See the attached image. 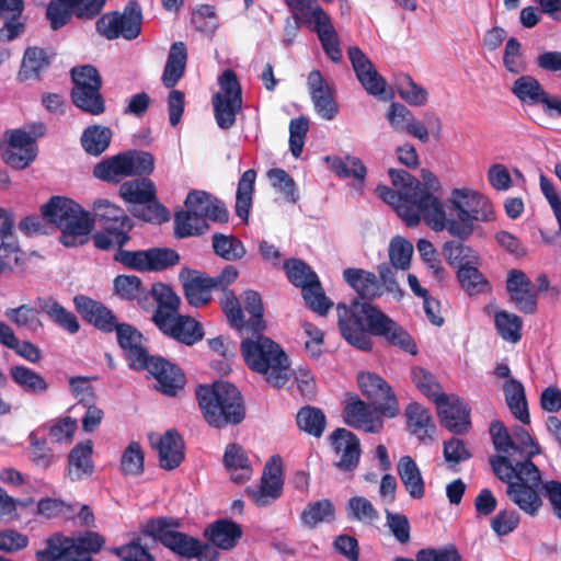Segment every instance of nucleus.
I'll use <instances>...</instances> for the list:
<instances>
[{
  "instance_id": "nucleus-1",
  "label": "nucleus",
  "mask_w": 561,
  "mask_h": 561,
  "mask_svg": "<svg viewBox=\"0 0 561 561\" xmlns=\"http://www.w3.org/2000/svg\"><path fill=\"white\" fill-rule=\"evenodd\" d=\"M343 280L357 294L348 305H336L337 327L342 337L355 348L371 352L373 337L390 346L416 355L417 345L410 333L371 301L382 296L380 282L375 273L359 267H347Z\"/></svg>"
},
{
  "instance_id": "nucleus-2",
  "label": "nucleus",
  "mask_w": 561,
  "mask_h": 561,
  "mask_svg": "<svg viewBox=\"0 0 561 561\" xmlns=\"http://www.w3.org/2000/svg\"><path fill=\"white\" fill-rule=\"evenodd\" d=\"M179 527L180 522L176 518L151 517L141 524L140 533L160 542L175 556L197 561H218V548L232 549L242 537L241 526L230 519L217 520L205 529L204 535L211 543L179 531Z\"/></svg>"
},
{
  "instance_id": "nucleus-3",
  "label": "nucleus",
  "mask_w": 561,
  "mask_h": 561,
  "mask_svg": "<svg viewBox=\"0 0 561 561\" xmlns=\"http://www.w3.org/2000/svg\"><path fill=\"white\" fill-rule=\"evenodd\" d=\"M39 215L23 218L19 229L27 237L46 234L51 224L61 231L59 241L67 248L82 245L88 242L93 230V220L78 203L64 196H53L42 205Z\"/></svg>"
},
{
  "instance_id": "nucleus-4",
  "label": "nucleus",
  "mask_w": 561,
  "mask_h": 561,
  "mask_svg": "<svg viewBox=\"0 0 561 561\" xmlns=\"http://www.w3.org/2000/svg\"><path fill=\"white\" fill-rule=\"evenodd\" d=\"M195 394L204 420L214 428L236 426L245 419L243 396L231 382L217 380L211 385H199Z\"/></svg>"
},
{
  "instance_id": "nucleus-5",
  "label": "nucleus",
  "mask_w": 561,
  "mask_h": 561,
  "mask_svg": "<svg viewBox=\"0 0 561 561\" xmlns=\"http://www.w3.org/2000/svg\"><path fill=\"white\" fill-rule=\"evenodd\" d=\"M388 174L396 190L386 185H378L379 197L393 207L407 226L414 227L419 225L421 218L426 222L430 195L415 191L419 187V180L408 171L393 168L388 170Z\"/></svg>"
},
{
  "instance_id": "nucleus-6",
  "label": "nucleus",
  "mask_w": 561,
  "mask_h": 561,
  "mask_svg": "<svg viewBox=\"0 0 561 561\" xmlns=\"http://www.w3.org/2000/svg\"><path fill=\"white\" fill-rule=\"evenodd\" d=\"M255 339H243L240 345L245 365L262 374L267 383L282 388L289 377L290 360L279 344L262 333L253 334Z\"/></svg>"
},
{
  "instance_id": "nucleus-7",
  "label": "nucleus",
  "mask_w": 561,
  "mask_h": 561,
  "mask_svg": "<svg viewBox=\"0 0 561 561\" xmlns=\"http://www.w3.org/2000/svg\"><path fill=\"white\" fill-rule=\"evenodd\" d=\"M474 194L473 190L454 188L446 201L448 215L442 202L430 196L426 224L435 231L446 229L450 236L461 241L468 240L474 231L470 217L473 206L470 198Z\"/></svg>"
},
{
  "instance_id": "nucleus-8",
  "label": "nucleus",
  "mask_w": 561,
  "mask_h": 561,
  "mask_svg": "<svg viewBox=\"0 0 561 561\" xmlns=\"http://www.w3.org/2000/svg\"><path fill=\"white\" fill-rule=\"evenodd\" d=\"M73 83L70 98L82 112L93 116L105 112V100L101 94L102 78L92 65L73 67L70 71Z\"/></svg>"
},
{
  "instance_id": "nucleus-9",
  "label": "nucleus",
  "mask_w": 561,
  "mask_h": 561,
  "mask_svg": "<svg viewBox=\"0 0 561 561\" xmlns=\"http://www.w3.org/2000/svg\"><path fill=\"white\" fill-rule=\"evenodd\" d=\"M220 91L211 99L214 116L221 129H229L242 110V89L236 72L226 69L218 79Z\"/></svg>"
},
{
  "instance_id": "nucleus-10",
  "label": "nucleus",
  "mask_w": 561,
  "mask_h": 561,
  "mask_svg": "<svg viewBox=\"0 0 561 561\" xmlns=\"http://www.w3.org/2000/svg\"><path fill=\"white\" fill-rule=\"evenodd\" d=\"M142 9L137 0H129L122 12L113 11L96 21V30L107 39L137 38L141 33Z\"/></svg>"
},
{
  "instance_id": "nucleus-11",
  "label": "nucleus",
  "mask_w": 561,
  "mask_h": 561,
  "mask_svg": "<svg viewBox=\"0 0 561 561\" xmlns=\"http://www.w3.org/2000/svg\"><path fill=\"white\" fill-rule=\"evenodd\" d=\"M518 481L510 484L506 494L519 510L530 516H536L542 506L539 491L542 488L541 472L533 461H526L524 470L519 472Z\"/></svg>"
},
{
  "instance_id": "nucleus-12",
  "label": "nucleus",
  "mask_w": 561,
  "mask_h": 561,
  "mask_svg": "<svg viewBox=\"0 0 561 561\" xmlns=\"http://www.w3.org/2000/svg\"><path fill=\"white\" fill-rule=\"evenodd\" d=\"M0 151L9 167L24 170L37 157L36 139L23 129L7 130L0 140Z\"/></svg>"
},
{
  "instance_id": "nucleus-13",
  "label": "nucleus",
  "mask_w": 561,
  "mask_h": 561,
  "mask_svg": "<svg viewBox=\"0 0 561 561\" xmlns=\"http://www.w3.org/2000/svg\"><path fill=\"white\" fill-rule=\"evenodd\" d=\"M104 543V537L95 531H85L78 538L55 534L46 539V545L57 551L56 556H54L55 560L69 556L78 560L88 559V561H93L90 554L98 553Z\"/></svg>"
},
{
  "instance_id": "nucleus-14",
  "label": "nucleus",
  "mask_w": 561,
  "mask_h": 561,
  "mask_svg": "<svg viewBox=\"0 0 561 561\" xmlns=\"http://www.w3.org/2000/svg\"><path fill=\"white\" fill-rule=\"evenodd\" d=\"M106 0H50L46 18L53 30L65 26L75 14L79 19H93L103 9Z\"/></svg>"
},
{
  "instance_id": "nucleus-15",
  "label": "nucleus",
  "mask_w": 561,
  "mask_h": 561,
  "mask_svg": "<svg viewBox=\"0 0 561 561\" xmlns=\"http://www.w3.org/2000/svg\"><path fill=\"white\" fill-rule=\"evenodd\" d=\"M357 381L363 394L373 401L380 415L392 419L399 414L396 394L383 378L371 373H360Z\"/></svg>"
},
{
  "instance_id": "nucleus-16",
  "label": "nucleus",
  "mask_w": 561,
  "mask_h": 561,
  "mask_svg": "<svg viewBox=\"0 0 561 561\" xmlns=\"http://www.w3.org/2000/svg\"><path fill=\"white\" fill-rule=\"evenodd\" d=\"M134 370H147L158 381V390L169 397H174L183 389L186 378L182 369L159 355H148Z\"/></svg>"
},
{
  "instance_id": "nucleus-17",
  "label": "nucleus",
  "mask_w": 561,
  "mask_h": 561,
  "mask_svg": "<svg viewBox=\"0 0 561 561\" xmlns=\"http://www.w3.org/2000/svg\"><path fill=\"white\" fill-rule=\"evenodd\" d=\"M283 468L279 456H272L264 466L261 483L256 489H245L248 497L259 507L270 505L283 492Z\"/></svg>"
},
{
  "instance_id": "nucleus-18",
  "label": "nucleus",
  "mask_w": 561,
  "mask_h": 561,
  "mask_svg": "<svg viewBox=\"0 0 561 561\" xmlns=\"http://www.w3.org/2000/svg\"><path fill=\"white\" fill-rule=\"evenodd\" d=\"M440 423L455 434H463L470 426V409L457 396L440 393L434 399Z\"/></svg>"
},
{
  "instance_id": "nucleus-19",
  "label": "nucleus",
  "mask_w": 561,
  "mask_h": 561,
  "mask_svg": "<svg viewBox=\"0 0 561 561\" xmlns=\"http://www.w3.org/2000/svg\"><path fill=\"white\" fill-rule=\"evenodd\" d=\"M347 55L356 78L367 93L380 99H386L383 94L386 92L387 82L376 70L364 51L358 46H351L347 49Z\"/></svg>"
},
{
  "instance_id": "nucleus-20",
  "label": "nucleus",
  "mask_w": 561,
  "mask_h": 561,
  "mask_svg": "<svg viewBox=\"0 0 561 561\" xmlns=\"http://www.w3.org/2000/svg\"><path fill=\"white\" fill-rule=\"evenodd\" d=\"M73 305L82 319L103 333H112L118 323L117 317L103 302L79 294L73 297Z\"/></svg>"
},
{
  "instance_id": "nucleus-21",
  "label": "nucleus",
  "mask_w": 561,
  "mask_h": 561,
  "mask_svg": "<svg viewBox=\"0 0 561 561\" xmlns=\"http://www.w3.org/2000/svg\"><path fill=\"white\" fill-rule=\"evenodd\" d=\"M158 317L157 328L184 345L192 346L204 337L202 324L190 316L176 314L169 320Z\"/></svg>"
},
{
  "instance_id": "nucleus-22",
  "label": "nucleus",
  "mask_w": 561,
  "mask_h": 561,
  "mask_svg": "<svg viewBox=\"0 0 561 561\" xmlns=\"http://www.w3.org/2000/svg\"><path fill=\"white\" fill-rule=\"evenodd\" d=\"M330 440L334 453L340 455L334 466L343 472L355 470L362 454L359 438L353 432L340 427L330 435Z\"/></svg>"
},
{
  "instance_id": "nucleus-23",
  "label": "nucleus",
  "mask_w": 561,
  "mask_h": 561,
  "mask_svg": "<svg viewBox=\"0 0 561 561\" xmlns=\"http://www.w3.org/2000/svg\"><path fill=\"white\" fill-rule=\"evenodd\" d=\"M305 25L312 26V31L317 33L328 57L333 62H340L343 55L340 47L339 35L330 15L322 8H317L310 22H307Z\"/></svg>"
},
{
  "instance_id": "nucleus-24",
  "label": "nucleus",
  "mask_w": 561,
  "mask_h": 561,
  "mask_svg": "<svg viewBox=\"0 0 561 561\" xmlns=\"http://www.w3.org/2000/svg\"><path fill=\"white\" fill-rule=\"evenodd\" d=\"M378 411L365 401L355 397L351 399L343 409V421L346 425L356 430H364L367 433H379L382 428V421L375 419Z\"/></svg>"
},
{
  "instance_id": "nucleus-25",
  "label": "nucleus",
  "mask_w": 561,
  "mask_h": 561,
  "mask_svg": "<svg viewBox=\"0 0 561 561\" xmlns=\"http://www.w3.org/2000/svg\"><path fill=\"white\" fill-rule=\"evenodd\" d=\"M183 284V293L187 302L198 308L211 300L214 289L210 276L195 270L183 268L179 275Z\"/></svg>"
},
{
  "instance_id": "nucleus-26",
  "label": "nucleus",
  "mask_w": 561,
  "mask_h": 561,
  "mask_svg": "<svg viewBox=\"0 0 561 561\" xmlns=\"http://www.w3.org/2000/svg\"><path fill=\"white\" fill-rule=\"evenodd\" d=\"M117 343L124 351L125 357L131 369L137 366H144L141 362L149 355L146 347L142 346L144 336L139 330L129 323H117L116 329Z\"/></svg>"
},
{
  "instance_id": "nucleus-27",
  "label": "nucleus",
  "mask_w": 561,
  "mask_h": 561,
  "mask_svg": "<svg viewBox=\"0 0 561 561\" xmlns=\"http://www.w3.org/2000/svg\"><path fill=\"white\" fill-rule=\"evenodd\" d=\"M308 85L314 108L323 119H333L339 112L332 91L319 70H312L308 76Z\"/></svg>"
},
{
  "instance_id": "nucleus-28",
  "label": "nucleus",
  "mask_w": 561,
  "mask_h": 561,
  "mask_svg": "<svg viewBox=\"0 0 561 561\" xmlns=\"http://www.w3.org/2000/svg\"><path fill=\"white\" fill-rule=\"evenodd\" d=\"M160 467L164 470L178 468L185 458V443L176 430H168L156 444Z\"/></svg>"
},
{
  "instance_id": "nucleus-29",
  "label": "nucleus",
  "mask_w": 561,
  "mask_h": 561,
  "mask_svg": "<svg viewBox=\"0 0 561 561\" xmlns=\"http://www.w3.org/2000/svg\"><path fill=\"white\" fill-rule=\"evenodd\" d=\"M134 228L133 220H124L116 225L100 227L93 234V242L96 249L103 251L122 250L130 240V231Z\"/></svg>"
},
{
  "instance_id": "nucleus-30",
  "label": "nucleus",
  "mask_w": 561,
  "mask_h": 561,
  "mask_svg": "<svg viewBox=\"0 0 561 561\" xmlns=\"http://www.w3.org/2000/svg\"><path fill=\"white\" fill-rule=\"evenodd\" d=\"M93 443L85 440L78 443L68 455L67 476L71 481L89 478L94 472L92 459Z\"/></svg>"
},
{
  "instance_id": "nucleus-31",
  "label": "nucleus",
  "mask_w": 561,
  "mask_h": 561,
  "mask_svg": "<svg viewBox=\"0 0 561 561\" xmlns=\"http://www.w3.org/2000/svg\"><path fill=\"white\" fill-rule=\"evenodd\" d=\"M24 8L23 0H0V16L4 19V24L0 28V41H13L24 31Z\"/></svg>"
},
{
  "instance_id": "nucleus-32",
  "label": "nucleus",
  "mask_w": 561,
  "mask_h": 561,
  "mask_svg": "<svg viewBox=\"0 0 561 561\" xmlns=\"http://www.w3.org/2000/svg\"><path fill=\"white\" fill-rule=\"evenodd\" d=\"M152 298L157 304V308L152 316V321L157 325L158 316L165 317L167 320L179 314L178 310L181 304L180 297L175 294L171 286L163 283H154L148 290L145 299L147 301Z\"/></svg>"
},
{
  "instance_id": "nucleus-33",
  "label": "nucleus",
  "mask_w": 561,
  "mask_h": 561,
  "mask_svg": "<svg viewBox=\"0 0 561 561\" xmlns=\"http://www.w3.org/2000/svg\"><path fill=\"white\" fill-rule=\"evenodd\" d=\"M407 431L420 440L432 439L435 431L433 417L428 409L419 402H411L404 410Z\"/></svg>"
},
{
  "instance_id": "nucleus-34",
  "label": "nucleus",
  "mask_w": 561,
  "mask_h": 561,
  "mask_svg": "<svg viewBox=\"0 0 561 561\" xmlns=\"http://www.w3.org/2000/svg\"><path fill=\"white\" fill-rule=\"evenodd\" d=\"M187 49L183 42H174L169 50L161 81L167 89H173L186 70Z\"/></svg>"
},
{
  "instance_id": "nucleus-35",
  "label": "nucleus",
  "mask_w": 561,
  "mask_h": 561,
  "mask_svg": "<svg viewBox=\"0 0 561 561\" xmlns=\"http://www.w3.org/2000/svg\"><path fill=\"white\" fill-rule=\"evenodd\" d=\"M53 56L54 55H48L46 49L42 47H27L18 72V79L21 82L31 79H39L42 73L49 68Z\"/></svg>"
},
{
  "instance_id": "nucleus-36",
  "label": "nucleus",
  "mask_w": 561,
  "mask_h": 561,
  "mask_svg": "<svg viewBox=\"0 0 561 561\" xmlns=\"http://www.w3.org/2000/svg\"><path fill=\"white\" fill-rule=\"evenodd\" d=\"M222 462L225 468L230 472V478L236 483H244L252 476V467L242 446L236 443L228 444Z\"/></svg>"
},
{
  "instance_id": "nucleus-37",
  "label": "nucleus",
  "mask_w": 561,
  "mask_h": 561,
  "mask_svg": "<svg viewBox=\"0 0 561 561\" xmlns=\"http://www.w3.org/2000/svg\"><path fill=\"white\" fill-rule=\"evenodd\" d=\"M398 476L412 499L420 500L425 495V483L421 470L414 459L402 456L397 463Z\"/></svg>"
},
{
  "instance_id": "nucleus-38",
  "label": "nucleus",
  "mask_w": 561,
  "mask_h": 561,
  "mask_svg": "<svg viewBox=\"0 0 561 561\" xmlns=\"http://www.w3.org/2000/svg\"><path fill=\"white\" fill-rule=\"evenodd\" d=\"M503 392L513 416L523 424H529L530 415L523 383L515 378H510L503 385Z\"/></svg>"
},
{
  "instance_id": "nucleus-39",
  "label": "nucleus",
  "mask_w": 561,
  "mask_h": 561,
  "mask_svg": "<svg viewBox=\"0 0 561 561\" xmlns=\"http://www.w3.org/2000/svg\"><path fill=\"white\" fill-rule=\"evenodd\" d=\"M38 306L41 311L45 312L48 318L70 334H76L80 330V323L77 316L67 310L57 300L53 298L42 299L38 298Z\"/></svg>"
},
{
  "instance_id": "nucleus-40",
  "label": "nucleus",
  "mask_w": 561,
  "mask_h": 561,
  "mask_svg": "<svg viewBox=\"0 0 561 561\" xmlns=\"http://www.w3.org/2000/svg\"><path fill=\"white\" fill-rule=\"evenodd\" d=\"M113 131L103 125H90L81 135L80 141L84 151L90 156H101L111 144Z\"/></svg>"
},
{
  "instance_id": "nucleus-41",
  "label": "nucleus",
  "mask_w": 561,
  "mask_h": 561,
  "mask_svg": "<svg viewBox=\"0 0 561 561\" xmlns=\"http://www.w3.org/2000/svg\"><path fill=\"white\" fill-rule=\"evenodd\" d=\"M119 194L128 203L146 204L156 199V185L148 178H141L124 182L119 187Z\"/></svg>"
},
{
  "instance_id": "nucleus-42",
  "label": "nucleus",
  "mask_w": 561,
  "mask_h": 561,
  "mask_svg": "<svg viewBox=\"0 0 561 561\" xmlns=\"http://www.w3.org/2000/svg\"><path fill=\"white\" fill-rule=\"evenodd\" d=\"M256 171L249 169L239 179L236 194V215L244 222L248 221L253 201Z\"/></svg>"
},
{
  "instance_id": "nucleus-43",
  "label": "nucleus",
  "mask_w": 561,
  "mask_h": 561,
  "mask_svg": "<svg viewBox=\"0 0 561 561\" xmlns=\"http://www.w3.org/2000/svg\"><path fill=\"white\" fill-rule=\"evenodd\" d=\"M130 161L126 160L125 153H118L112 158L99 162L93 169V175L106 182L118 183L122 179L129 176Z\"/></svg>"
},
{
  "instance_id": "nucleus-44",
  "label": "nucleus",
  "mask_w": 561,
  "mask_h": 561,
  "mask_svg": "<svg viewBox=\"0 0 561 561\" xmlns=\"http://www.w3.org/2000/svg\"><path fill=\"white\" fill-rule=\"evenodd\" d=\"M9 373L12 380L27 393L39 394L48 390L49 386L45 378L26 366H12Z\"/></svg>"
},
{
  "instance_id": "nucleus-45",
  "label": "nucleus",
  "mask_w": 561,
  "mask_h": 561,
  "mask_svg": "<svg viewBox=\"0 0 561 561\" xmlns=\"http://www.w3.org/2000/svg\"><path fill=\"white\" fill-rule=\"evenodd\" d=\"M296 423L300 431L316 438H320L325 430L327 417L321 409L305 405L299 409L296 415Z\"/></svg>"
},
{
  "instance_id": "nucleus-46",
  "label": "nucleus",
  "mask_w": 561,
  "mask_h": 561,
  "mask_svg": "<svg viewBox=\"0 0 561 561\" xmlns=\"http://www.w3.org/2000/svg\"><path fill=\"white\" fill-rule=\"evenodd\" d=\"M114 291L122 299L131 301L137 299L139 305L147 308V290L142 287L141 279L136 275H118L114 278Z\"/></svg>"
},
{
  "instance_id": "nucleus-47",
  "label": "nucleus",
  "mask_w": 561,
  "mask_h": 561,
  "mask_svg": "<svg viewBox=\"0 0 561 561\" xmlns=\"http://www.w3.org/2000/svg\"><path fill=\"white\" fill-rule=\"evenodd\" d=\"M490 463L496 478L507 484L518 481L519 472L524 470L526 461L515 460L513 456L497 455L490 457Z\"/></svg>"
},
{
  "instance_id": "nucleus-48",
  "label": "nucleus",
  "mask_w": 561,
  "mask_h": 561,
  "mask_svg": "<svg viewBox=\"0 0 561 561\" xmlns=\"http://www.w3.org/2000/svg\"><path fill=\"white\" fill-rule=\"evenodd\" d=\"M325 161L330 169L340 178H354L359 182H364L366 178V167L359 158L346 156L344 159L340 157H327Z\"/></svg>"
},
{
  "instance_id": "nucleus-49",
  "label": "nucleus",
  "mask_w": 561,
  "mask_h": 561,
  "mask_svg": "<svg viewBox=\"0 0 561 561\" xmlns=\"http://www.w3.org/2000/svg\"><path fill=\"white\" fill-rule=\"evenodd\" d=\"M174 226L179 238L202 234L208 227L205 218L187 208L174 215Z\"/></svg>"
},
{
  "instance_id": "nucleus-50",
  "label": "nucleus",
  "mask_w": 561,
  "mask_h": 561,
  "mask_svg": "<svg viewBox=\"0 0 561 561\" xmlns=\"http://www.w3.org/2000/svg\"><path fill=\"white\" fill-rule=\"evenodd\" d=\"M92 210L93 216L90 215V218L93 220V226L95 222L99 227H103L106 225H116L123 220H131L122 207L107 199L95 201L93 203Z\"/></svg>"
},
{
  "instance_id": "nucleus-51",
  "label": "nucleus",
  "mask_w": 561,
  "mask_h": 561,
  "mask_svg": "<svg viewBox=\"0 0 561 561\" xmlns=\"http://www.w3.org/2000/svg\"><path fill=\"white\" fill-rule=\"evenodd\" d=\"M335 519V507L329 499L309 503L301 513V522L309 528L320 523H331Z\"/></svg>"
},
{
  "instance_id": "nucleus-52",
  "label": "nucleus",
  "mask_w": 561,
  "mask_h": 561,
  "mask_svg": "<svg viewBox=\"0 0 561 561\" xmlns=\"http://www.w3.org/2000/svg\"><path fill=\"white\" fill-rule=\"evenodd\" d=\"M494 324L503 340L517 343L522 339L523 320L519 316L505 310L496 311Z\"/></svg>"
},
{
  "instance_id": "nucleus-53",
  "label": "nucleus",
  "mask_w": 561,
  "mask_h": 561,
  "mask_svg": "<svg viewBox=\"0 0 561 561\" xmlns=\"http://www.w3.org/2000/svg\"><path fill=\"white\" fill-rule=\"evenodd\" d=\"M39 311L28 305H21L16 308H9L4 311L7 319L20 329L36 332L43 328L38 317Z\"/></svg>"
},
{
  "instance_id": "nucleus-54",
  "label": "nucleus",
  "mask_w": 561,
  "mask_h": 561,
  "mask_svg": "<svg viewBox=\"0 0 561 561\" xmlns=\"http://www.w3.org/2000/svg\"><path fill=\"white\" fill-rule=\"evenodd\" d=\"M442 252L447 263L457 270L460 265L476 264L479 260L477 253L460 239L445 242Z\"/></svg>"
},
{
  "instance_id": "nucleus-55",
  "label": "nucleus",
  "mask_w": 561,
  "mask_h": 561,
  "mask_svg": "<svg viewBox=\"0 0 561 561\" xmlns=\"http://www.w3.org/2000/svg\"><path fill=\"white\" fill-rule=\"evenodd\" d=\"M311 282L305 289H301L306 306L319 316H327L333 307V301L327 297L319 277Z\"/></svg>"
},
{
  "instance_id": "nucleus-56",
  "label": "nucleus",
  "mask_w": 561,
  "mask_h": 561,
  "mask_svg": "<svg viewBox=\"0 0 561 561\" xmlns=\"http://www.w3.org/2000/svg\"><path fill=\"white\" fill-rule=\"evenodd\" d=\"M396 88L400 98L410 105L422 106L427 102L426 89L419 85L409 75H399L396 79Z\"/></svg>"
},
{
  "instance_id": "nucleus-57",
  "label": "nucleus",
  "mask_w": 561,
  "mask_h": 561,
  "mask_svg": "<svg viewBox=\"0 0 561 561\" xmlns=\"http://www.w3.org/2000/svg\"><path fill=\"white\" fill-rule=\"evenodd\" d=\"M244 309L250 313L248 320L249 332L252 334L263 333L266 328L263 319L264 308L261 295L252 289L245 290L243 295Z\"/></svg>"
},
{
  "instance_id": "nucleus-58",
  "label": "nucleus",
  "mask_w": 561,
  "mask_h": 561,
  "mask_svg": "<svg viewBox=\"0 0 561 561\" xmlns=\"http://www.w3.org/2000/svg\"><path fill=\"white\" fill-rule=\"evenodd\" d=\"M457 278L461 288L469 294L478 295L485 291L489 287V282L478 267L472 264L460 265L457 270Z\"/></svg>"
},
{
  "instance_id": "nucleus-59",
  "label": "nucleus",
  "mask_w": 561,
  "mask_h": 561,
  "mask_svg": "<svg viewBox=\"0 0 561 561\" xmlns=\"http://www.w3.org/2000/svg\"><path fill=\"white\" fill-rule=\"evenodd\" d=\"M512 92L523 103L531 105L540 104V99L545 95V90L539 81L531 76H522L515 80Z\"/></svg>"
},
{
  "instance_id": "nucleus-60",
  "label": "nucleus",
  "mask_w": 561,
  "mask_h": 561,
  "mask_svg": "<svg viewBox=\"0 0 561 561\" xmlns=\"http://www.w3.org/2000/svg\"><path fill=\"white\" fill-rule=\"evenodd\" d=\"M213 249L216 255L226 261H237L245 255V248L241 240L233 236L215 233L213 236Z\"/></svg>"
},
{
  "instance_id": "nucleus-61",
  "label": "nucleus",
  "mask_w": 561,
  "mask_h": 561,
  "mask_svg": "<svg viewBox=\"0 0 561 561\" xmlns=\"http://www.w3.org/2000/svg\"><path fill=\"white\" fill-rule=\"evenodd\" d=\"M284 270L288 280L298 288L305 289L311 280L318 278L316 272L300 259H288L284 262Z\"/></svg>"
},
{
  "instance_id": "nucleus-62",
  "label": "nucleus",
  "mask_w": 561,
  "mask_h": 561,
  "mask_svg": "<svg viewBox=\"0 0 561 561\" xmlns=\"http://www.w3.org/2000/svg\"><path fill=\"white\" fill-rule=\"evenodd\" d=\"M180 262V254L171 248L147 249L148 272H161L175 266Z\"/></svg>"
},
{
  "instance_id": "nucleus-63",
  "label": "nucleus",
  "mask_w": 561,
  "mask_h": 561,
  "mask_svg": "<svg viewBox=\"0 0 561 561\" xmlns=\"http://www.w3.org/2000/svg\"><path fill=\"white\" fill-rule=\"evenodd\" d=\"M411 379L415 387L430 400L434 401L435 398L440 397L442 386L436 380V377L427 369L415 366L411 368Z\"/></svg>"
},
{
  "instance_id": "nucleus-64",
  "label": "nucleus",
  "mask_w": 561,
  "mask_h": 561,
  "mask_svg": "<svg viewBox=\"0 0 561 561\" xmlns=\"http://www.w3.org/2000/svg\"><path fill=\"white\" fill-rule=\"evenodd\" d=\"M266 175L272 186L279 191L288 202L296 203L299 199L297 185L287 171L274 168L268 170Z\"/></svg>"
}]
</instances>
